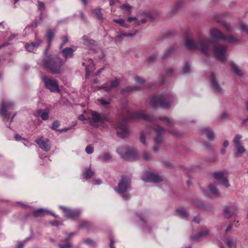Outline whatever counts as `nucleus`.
I'll list each match as a JSON object with an SVG mask.
<instances>
[{
	"instance_id": "obj_1",
	"label": "nucleus",
	"mask_w": 248,
	"mask_h": 248,
	"mask_svg": "<svg viewBox=\"0 0 248 248\" xmlns=\"http://www.w3.org/2000/svg\"><path fill=\"white\" fill-rule=\"evenodd\" d=\"M185 45L188 49H198L207 57L210 55L212 51L211 46H213V51L217 59L221 61L226 60L225 55L228 49L227 46L215 45L212 41L202 38L200 39L198 43L188 39Z\"/></svg>"
},
{
	"instance_id": "obj_2",
	"label": "nucleus",
	"mask_w": 248,
	"mask_h": 248,
	"mask_svg": "<svg viewBox=\"0 0 248 248\" xmlns=\"http://www.w3.org/2000/svg\"><path fill=\"white\" fill-rule=\"evenodd\" d=\"M123 120L118 122L113 125L117 131V135L122 138L127 137L129 134V130L125 122L129 120H138L142 119L151 122L154 120L152 116L147 114L143 111L131 112L128 108L123 110Z\"/></svg>"
},
{
	"instance_id": "obj_3",
	"label": "nucleus",
	"mask_w": 248,
	"mask_h": 248,
	"mask_svg": "<svg viewBox=\"0 0 248 248\" xmlns=\"http://www.w3.org/2000/svg\"><path fill=\"white\" fill-rule=\"evenodd\" d=\"M65 61L60 57H47L42 62L43 67L49 72L55 75L62 74L64 70L63 66Z\"/></svg>"
},
{
	"instance_id": "obj_4",
	"label": "nucleus",
	"mask_w": 248,
	"mask_h": 248,
	"mask_svg": "<svg viewBox=\"0 0 248 248\" xmlns=\"http://www.w3.org/2000/svg\"><path fill=\"white\" fill-rule=\"evenodd\" d=\"M174 96L171 95H155L153 97L150 102V106L153 108L158 107L169 108L174 101Z\"/></svg>"
},
{
	"instance_id": "obj_5",
	"label": "nucleus",
	"mask_w": 248,
	"mask_h": 248,
	"mask_svg": "<svg viewBox=\"0 0 248 248\" xmlns=\"http://www.w3.org/2000/svg\"><path fill=\"white\" fill-rule=\"evenodd\" d=\"M131 188V180L127 176H124L118 184L115 191L118 192L124 200H128L131 196L128 191Z\"/></svg>"
},
{
	"instance_id": "obj_6",
	"label": "nucleus",
	"mask_w": 248,
	"mask_h": 248,
	"mask_svg": "<svg viewBox=\"0 0 248 248\" xmlns=\"http://www.w3.org/2000/svg\"><path fill=\"white\" fill-rule=\"evenodd\" d=\"M117 151L125 159L133 160L137 158V152L133 147L121 146Z\"/></svg>"
},
{
	"instance_id": "obj_7",
	"label": "nucleus",
	"mask_w": 248,
	"mask_h": 248,
	"mask_svg": "<svg viewBox=\"0 0 248 248\" xmlns=\"http://www.w3.org/2000/svg\"><path fill=\"white\" fill-rule=\"evenodd\" d=\"M136 85L130 86L121 90V92L123 93H129L133 91H140L144 88L146 86L145 80L140 77L135 78Z\"/></svg>"
},
{
	"instance_id": "obj_8",
	"label": "nucleus",
	"mask_w": 248,
	"mask_h": 248,
	"mask_svg": "<svg viewBox=\"0 0 248 248\" xmlns=\"http://www.w3.org/2000/svg\"><path fill=\"white\" fill-rule=\"evenodd\" d=\"M42 79L44 83L45 87L51 92H59V85L56 79L46 76L43 77Z\"/></svg>"
},
{
	"instance_id": "obj_9",
	"label": "nucleus",
	"mask_w": 248,
	"mask_h": 248,
	"mask_svg": "<svg viewBox=\"0 0 248 248\" xmlns=\"http://www.w3.org/2000/svg\"><path fill=\"white\" fill-rule=\"evenodd\" d=\"M242 136L237 134L235 136L233 140L234 151L236 152V157L239 156V154L244 153L246 151L244 147L241 144Z\"/></svg>"
},
{
	"instance_id": "obj_10",
	"label": "nucleus",
	"mask_w": 248,
	"mask_h": 248,
	"mask_svg": "<svg viewBox=\"0 0 248 248\" xmlns=\"http://www.w3.org/2000/svg\"><path fill=\"white\" fill-rule=\"evenodd\" d=\"M145 182H153L158 183L162 181V178L157 174L147 172L144 173L141 177Z\"/></svg>"
},
{
	"instance_id": "obj_11",
	"label": "nucleus",
	"mask_w": 248,
	"mask_h": 248,
	"mask_svg": "<svg viewBox=\"0 0 248 248\" xmlns=\"http://www.w3.org/2000/svg\"><path fill=\"white\" fill-rule=\"evenodd\" d=\"M214 177L221 185L225 186L226 188L230 187L227 177L225 175L224 171H218L214 173Z\"/></svg>"
},
{
	"instance_id": "obj_12",
	"label": "nucleus",
	"mask_w": 248,
	"mask_h": 248,
	"mask_svg": "<svg viewBox=\"0 0 248 248\" xmlns=\"http://www.w3.org/2000/svg\"><path fill=\"white\" fill-rule=\"evenodd\" d=\"M82 65L85 66L86 77L88 78L89 75L95 70V63L92 59L89 58L85 60L84 62H83Z\"/></svg>"
},
{
	"instance_id": "obj_13",
	"label": "nucleus",
	"mask_w": 248,
	"mask_h": 248,
	"mask_svg": "<svg viewBox=\"0 0 248 248\" xmlns=\"http://www.w3.org/2000/svg\"><path fill=\"white\" fill-rule=\"evenodd\" d=\"M210 80L212 84V88L215 92L222 94L223 93L224 90L221 87L217 80L215 75L211 73L210 76Z\"/></svg>"
},
{
	"instance_id": "obj_14",
	"label": "nucleus",
	"mask_w": 248,
	"mask_h": 248,
	"mask_svg": "<svg viewBox=\"0 0 248 248\" xmlns=\"http://www.w3.org/2000/svg\"><path fill=\"white\" fill-rule=\"evenodd\" d=\"M91 115L94 122L105 123L109 121L108 116L106 114H100L96 111H92Z\"/></svg>"
},
{
	"instance_id": "obj_15",
	"label": "nucleus",
	"mask_w": 248,
	"mask_h": 248,
	"mask_svg": "<svg viewBox=\"0 0 248 248\" xmlns=\"http://www.w3.org/2000/svg\"><path fill=\"white\" fill-rule=\"evenodd\" d=\"M210 36L216 41H223L225 36L219 30L216 28L211 29L209 32Z\"/></svg>"
},
{
	"instance_id": "obj_16",
	"label": "nucleus",
	"mask_w": 248,
	"mask_h": 248,
	"mask_svg": "<svg viewBox=\"0 0 248 248\" xmlns=\"http://www.w3.org/2000/svg\"><path fill=\"white\" fill-rule=\"evenodd\" d=\"M151 18L150 15L148 14L146 15L145 17L140 19L139 16H138L137 17H129L127 18V21L129 22H132L133 25L138 26L141 23H145L149 19Z\"/></svg>"
},
{
	"instance_id": "obj_17",
	"label": "nucleus",
	"mask_w": 248,
	"mask_h": 248,
	"mask_svg": "<svg viewBox=\"0 0 248 248\" xmlns=\"http://www.w3.org/2000/svg\"><path fill=\"white\" fill-rule=\"evenodd\" d=\"M153 130L156 133V136L155 137V142L156 143H161L162 140V136L164 133L165 130L158 125H155L153 127Z\"/></svg>"
},
{
	"instance_id": "obj_18",
	"label": "nucleus",
	"mask_w": 248,
	"mask_h": 248,
	"mask_svg": "<svg viewBox=\"0 0 248 248\" xmlns=\"http://www.w3.org/2000/svg\"><path fill=\"white\" fill-rule=\"evenodd\" d=\"M204 192L208 197H218L219 196V194L214 184H210L208 188Z\"/></svg>"
},
{
	"instance_id": "obj_19",
	"label": "nucleus",
	"mask_w": 248,
	"mask_h": 248,
	"mask_svg": "<svg viewBox=\"0 0 248 248\" xmlns=\"http://www.w3.org/2000/svg\"><path fill=\"white\" fill-rule=\"evenodd\" d=\"M48 140H44L42 137L35 140V142L39 145V147L45 151H47L50 148L48 144Z\"/></svg>"
},
{
	"instance_id": "obj_20",
	"label": "nucleus",
	"mask_w": 248,
	"mask_h": 248,
	"mask_svg": "<svg viewBox=\"0 0 248 248\" xmlns=\"http://www.w3.org/2000/svg\"><path fill=\"white\" fill-rule=\"evenodd\" d=\"M42 43V40L37 39L33 42L27 43L25 45V47L28 51L31 52L35 48H37Z\"/></svg>"
},
{
	"instance_id": "obj_21",
	"label": "nucleus",
	"mask_w": 248,
	"mask_h": 248,
	"mask_svg": "<svg viewBox=\"0 0 248 248\" xmlns=\"http://www.w3.org/2000/svg\"><path fill=\"white\" fill-rule=\"evenodd\" d=\"M75 51V50L70 47H66L62 49L61 53L64 58L63 60L66 61L67 59L72 58Z\"/></svg>"
},
{
	"instance_id": "obj_22",
	"label": "nucleus",
	"mask_w": 248,
	"mask_h": 248,
	"mask_svg": "<svg viewBox=\"0 0 248 248\" xmlns=\"http://www.w3.org/2000/svg\"><path fill=\"white\" fill-rule=\"evenodd\" d=\"M119 81L115 78L114 80L110 81L109 82L100 87L101 89H104L107 91H110L113 88L117 87L119 85Z\"/></svg>"
},
{
	"instance_id": "obj_23",
	"label": "nucleus",
	"mask_w": 248,
	"mask_h": 248,
	"mask_svg": "<svg viewBox=\"0 0 248 248\" xmlns=\"http://www.w3.org/2000/svg\"><path fill=\"white\" fill-rule=\"evenodd\" d=\"M12 105L11 103H2L1 105L0 109V113L2 116L5 117L6 119L9 118V116H7L6 110L9 108Z\"/></svg>"
},
{
	"instance_id": "obj_24",
	"label": "nucleus",
	"mask_w": 248,
	"mask_h": 248,
	"mask_svg": "<svg viewBox=\"0 0 248 248\" xmlns=\"http://www.w3.org/2000/svg\"><path fill=\"white\" fill-rule=\"evenodd\" d=\"M136 33H124L122 31H119L118 32V35L114 38V41L116 43L120 42L122 41L124 37H133L135 35Z\"/></svg>"
},
{
	"instance_id": "obj_25",
	"label": "nucleus",
	"mask_w": 248,
	"mask_h": 248,
	"mask_svg": "<svg viewBox=\"0 0 248 248\" xmlns=\"http://www.w3.org/2000/svg\"><path fill=\"white\" fill-rule=\"evenodd\" d=\"M82 40L83 43L87 46L90 49L94 50L96 47V43L93 40H90L87 37L84 36Z\"/></svg>"
},
{
	"instance_id": "obj_26",
	"label": "nucleus",
	"mask_w": 248,
	"mask_h": 248,
	"mask_svg": "<svg viewBox=\"0 0 248 248\" xmlns=\"http://www.w3.org/2000/svg\"><path fill=\"white\" fill-rule=\"evenodd\" d=\"M202 132L205 135L207 139L210 141H213L215 139V136L212 130L208 128H205L202 129Z\"/></svg>"
},
{
	"instance_id": "obj_27",
	"label": "nucleus",
	"mask_w": 248,
	"mask_h": 248,
	"mask_svg": "<svg viewBox=\"0 0 248 248\" xmlns=\"http://www.w3.org/2000/svg\"><path fill=\"white\" fill-rule=\"evenodd\" d=\"M237 210L232 207H229L224 210L225 217L228 218H230L236 213Z\"/></svg>"
},
{
	"instance_id": "obj_28",
	"label": "nucleus",
	"mask_w": 248,
	"mask_h": 248,
	"mask_svg": "<svg viewBox=\"0 0 248 248\" xmlns=\"http://www.w3.org/2000/svg\"><path fill=\"white\" fill-rule=\"evenodd\" d=\"M225 243L229 248H235L237 244V239L229 237L226 239Z\"/></svg>"
},
{
	"instance_id": "obj_29",
	"label": "nucleus",
	"mask_w": 248,
	"mask_h": 248,
	"mask_svg": "<svg viewBox=\"0 0 248 248\" xmlns=\"http://www.w3.org/2000/svg\"><path fill=\"white\" fill-rule=\"evenodd\" d=\"M105 55L103 51L99 49L95 53L94 60H98L100 62H104L105 61Z\"/></svg>"
},
{
	"instance_id": "obj_30",
	"label": "nucleus",
	"mask_w": 248,
	"mask_h": 248,
	"mask_svg": "<svg viewBox=\"0 0 248 248\" xmlns=\"http://www.w3.org/2000/svg\"><path fill=\"white\" fill-rule=\"evenodd\" d=\"M223 41H227L232 45H236L240 42V40L233 35H228L227 37L225 36V39Z\"/></svg>"
},
{
	"instance_id": "obj_31",
	"label": "nucleus",
	"mask_w": 248,
	"mask_h": 248,
	"mask_svg": "<svg viewBox=\"0 0 248 248\" xmlns=\"http://www.w3.org/2000/svg\"><path fill=\"white\" fill-rule=\"evenodd\" d=\"M60 208L62 210L64 216L67 218H72L75 215V213L70 209L61 206Z\"/></svg>"
},
{
	"instance_id": "obj_32",
	"label": "nucleus",
	"mask_w": 248,
	"mask_h": 248,
	"mask_svg": "<svg viewBox=\"0 0 248 248\" xmlns=\"http://www.w3.org/2000/svg\"><path fill=\"white\" fill-rule=\"evenodd\" d=\"M35 115L41 117L43 120H46L48 118V112L46 110L44 111L42 109H38L35 112Z\"/></svg>"
},
{
	"instance_id": "obj_33",
	"label": "nucleus",
	"mask_w": 248,
	"mask_h": 248,
	"mask_svg": "<svg viewBox=\"0 0 248 248\" xmlns=\"http://www.w3.org/2000/svg\"><path fill=\"white\" fill-rule=\"evenodd\" d=\"M178 215L183 219H187L188 217V214L186 212L185 208L180 207L176 210Z\"/></svg>"
},
{
	"instance_id": "obj_34",
	"label": "nucleus",
	"mask_w": 248,
	"mask_h": 248,
	"mask_svg": "<svg viewBox=\"0 0 248 248\" xmlns=\"http://www.w3.org/2000/svg\"><path fill=\"white\" fill-rule=\"evenodd\" d=\"M209 231L208 229H205L201 232L198 235H193L191 236V239L194 240H196L200 238H202L206 235H207L209 233Z\"/></svg>"
},
{
	"instance_id": "obj_35",
	"label": "nucleus",
	"mask_w": 248,
	"mask_h": 248,
	"mask_svg": "<svg viewBox=\"0 0 248 248\" xmlns=\"http://www.w3.org/2000/svg\"><path fill=\"white\" fill-rule=\"evenodd\" d=\"M231 66L233 72L238 76H242L244 75L243 72L238 68V66L234 63H231Z\"/></svg>"
},
{
	"instance_id": "obj_36",
	"label": "nucleus",
	"mask_w": 248,
	"mask_h": 248,
	"mask_svg": "<svg viewBox=\"0 0 248 248\" xmlns=\"http://www.w3.org/2000/svg\"><path fill=\"white\" fill-rule=\"evenodd\" d=\"M94 172L91 170L90 167L86 168L83 173V176L86 179H88L93 177L94 175Z\"/></svg>"
},
{
	"instance_id": "obj_37",
	"label": "nucleus",
	"mask_w": 248,
	"mask_h": 248,
	"mask_svg": "<svg viewBox=\"0 0 248 248\" xmlns=\"http://www.w3.org/2000/svg\"><path fill=\"white\" fill-rule=\"evenodd\" d=\"M45 209H39L33 211V215L35 217L42 216L46 213H48Z\"/></svg>"
},
{
	"instance_id": "obj_38",
	"label": "nucleus",
	"mask_w": 248,
	"mask_h": 248,
	"mask_svg": "<svg viewBox=\"0 0 248 248\" xmlns=\"http://www.w3.org/2000/svg\"><path fill=\"white\" fill-rule=\"evenodd\" d=\"M240 30L243 36H248V26L244 23H241Z\"/></svg>"
},
{
	"instance_id": "obj_39",
	"label": "nucleus",
	"mask_w": 248,
	"mask_h": 248,
	"mask_svg": "<svg viewBox=\"0 0 248 248\" xmlns=\"http://www.w3.org/2000/svg\"><path fill=\"white\" fill-rule=\"evenodd\" d=\"M54 33L51 30H48L47 31V37L48 39V47H50L51 42L54 38Z\"/></svg>"
},
{
	"instance_id": "obj_40",
	"label": "nucleus",
	"mask_w": 248,
	"mask_h": 248,
	"mask_svg": "<svg viewBox=\"0 0 248 248\" xmlns=\"http://www.w3.org/2000/svg\"><path fill=\"white\" fill-rule=\"evenodd\" d=\"M123 13L129 15L131 13L132 7L129 5H123L121 6Z\"/></svg>"
},
{
	"instance_id": "obj_41",
	"label": "nucleus",
	"mask_w": 248,
	"mask_h": 248,
	"mask_svg": "<svg viewBox=\"0 0 248 248\" xmlns=\"http://www.w3.org/2000/svg\"><path fill=\"white\" fill-rule=\"evenodd\" d=\"M80 227L85 228L88 230L91 227V224L86 220H80L79 222Z\"/></svg>"
},
{
	"instance_id": "obj_42",
	"label": "nucleus",
	"mask_w": 248,
	"mask_h": 248,
	"mask_svg": "<svg viewBox=\"0 0 248 248\" xmlns=\"http://www.w3.org/2000/svg\"><path fill=\"white\" fill-rule=\"evenodd\" d=\"M113 21L126 28H128L129 27L128 25L125 23V20L122 18L115 19L113 20Z\"/></svg>"
},
{
	"instance_id": "obj_43",
	"label": "nucleus",
	"mask_w": 248,
	"mask_h": 248,
	"mask_svg": "<svg viewBox=\"0 0 248 248\" xmlns=\"http://www.w3.org/2000/svg\"><path fill=\"white\" fill-rule=\"evenodd\" d=\"M93 13L99 19L102 20L103 19L102 13H101L100 9H94L93 11Z\"/></svg>"
},
{
	"instance_id": "obj_44",
	"label": "nucleus",
	"mask_w": 248,
	"mask_h": 248,
	"mask_svg": "<svg viewBox=\"0 0 248 248\" xmlns=\"http://www.w3.org/2000/svg\"><path fill=\"white\" fill-rule=\"evenodd\" d=\"M157 57L156 54H153L147 59V61L149 63H153L156 60Z\"/></svg>"
},
{
	"instance_id": "obj_45",
	"label": "nucleus",
	"mask_w": 248,
	"mask_h": 248,
	"mask_svg": "<svg viewBox=\"0 0 248 248\" xmlns=\"http://www.w3.org/2000/svg\"><path fill=\"white\" fill-rule=\"evenodd\" d=\"M189 72H190V65L187 62H186L185 63L184 66L183 67V68L181 71V72L183 74H185L188 73Z\"/></svg>"
},
{
	"instance_id": "obj_46",
	"label": "nucleus",
	"mask_w": 248,
	"mask_h": 248,
	"mask_svg": "<svg viewBox=\"0 0 248 248\" xmlns=\"http://www.w3.org/2000/svg\"><path fill=\"white\" fill-rule=\"evenodd\" d=\"M111 155L108 153H105L102 156V159L106 162H108L111 159Z\"/></svg>"
},
{
	"instance_id": "obj_47",
	"label": "nucleus",
	"mask_w": 248,
	"mask_h": 248,
	"mask_svg": "<svg viewBox=\"0 0 248 248\" xmlns=\"http://www.w3.org/2000/svg\"><path fill=\"white\" fill-rule=\"evenodd\" d=\"M173 50V48L170 47L168 50H167L163 54L162 58L163 59H167L169 56L170 55V54L172 52Z\"/></svg>"
},
{
	"instance_id": "obj_48",
	"label": "nucleus",
	"mask_w": 248,
	"mask_h": 248,
	"mask_svg": "<svg viewBox=\"0 0 248 248\" xmlns=\"http://www.w3.org/2000/svg\"><path fill=\"white\" fill-rule=\"evenodd\" d=\"M98 102L103 106L107 107L110 104V102L108 100L100 99L98 100Z\"/></svg>"
},
{
	"instance_id": "obj_49",
	"label": "nucleus",
	"mask_w": 248,
	"mask_h": 248,
	"mask_svg": "<svg viewBox=\"0 0 248 248\" xmlns=\"http://www.w3.org/2000/svg\"><path fill=\"white\" fill-rule=\"evenodd\" d=\"M159 119H160V120H161L162 121H164L166 125H170V126H171L172 125V123L170 120H169L168 118L164 117H160Z\"/></svg>"
},
{
	"instance_id": "obj_50",
	"label": "nucleus",
	"mask_w": 248,
	"mask_h": 248,
	"mask_svg": "<svg viewBox=\"0 0 248 248\" xmlns=\"http://www.w3.org/2000/svg\"><path fill=\"white\" fill-rule=\"evenodd\" d=\"M143 159L145 160H150L152 158L151 155L147 152H144L142 154Z\"/></svg>"
},
{
	"instance_id": "obj_51",
	"label": "nucleus",
	"mask_w": 248,
	"mask_h": 248,
	"mask_svg": "<svg viewBox=\"0 0 248 248\" xmlns=\"http://www.w3.org/2000/svg\"><path fill=\"white\" fill-rule=\"evenodd\" d=\"M62 42L60 45V48L61 49L66 43L68 42V39L67 36H64L62 38Z\"/></svg>"
},
{
	"instance_id": "obj_52",
	"label": "nucleus",
	"mask_w": 248,
	"mask_h": 248,
	"mask_svg": "<svg viewBox=\"0 0 248 248\" xmlns=\"http://www.w3.org/2000/svg\"><path fill=\"white\" fill-rule=\"evenodd\" d=\"M85 152L88 154H91L93 152V148L92 146L88 145L85 148Z\"/></svg>"
},
{
	"instance_id": "obj_53",
	"label": "nucleus",
	"mask_w": 248,
	"mask_h": 248,
	"mask_svg": "<svg viewBox=\"0 0 248 248\" xmlns=\"http://www.w3.org/2000/svg\"><path fill=\"white\" fill-rule=\"evenodd\" d=\"M83 242L89 246H93L95 244V242L90 239H86L83 241Z\"/></svg>"
},
{
	"instance_id": "obj_54",
	"label": "nucleus",
	"mask_w": 248,
	"mask_h": 248,
	"mask_svg": "<svg viewBox=\"0 0 248 248\" xmlns=\"http://www.w3.org/2000/svg\"><path fill=\"white\" fill-rule=\"evenodd\" d=\"M73 245L70 243H67L66 244L63 245V244H60L59 245V248H72Z\"/></svg>"
},
{
	"instance_id": "obj_55",
	"label": "nucleus",
	"mask_w": 248,
	"mask_h": 248,
	"mask_svg": "<svg viewBox=\"0 0 248 248\" xmlns=\"http://www.w3.org/2000/svg\"><path fill=\"white\" fill-rule=\"evenodd\" d=\"M37 2L38 4V9L40 10H42V11L44 10V9H45L44 3L43 2L39 1V0H37Z\"/></svg>"
},
{
	"instance_id": "obj_56",
	"label": "nucleus",
	"mask_w": 248,
	"mask_h": 248,
	"mask_svg": "<svg viewBox=\"0 0 248 248\" xmlns=\"http://www.w3.org/2000/svg\"><path fill=\"white\" fill-rule=\"evenodd\" d=\"M59 126V122L57 121H55L52 124L51 128L56 130V128Z\"/></svg>"
},
{
	"instance_id": "obj_57",
	"label": "nucleus",
	"mask_w": 248,
	"mask_h": 248,
	"mask_svg": "<svg viewBox=\"0 0 248 248\" xmlns=\"http://www.w3.org/2000/svg\"><path fill=\"white\" fill-rule=\"evenodd\" d=\"M76 234V232H70L69 234H68L67 237L65 238V239L63 240L64 242H66L68 241L73 236Z\"/></svg>"
},
{
	"instance_id": "obj_58",
	"label": "nucleus",
	"mask_w": 248,
	"mask_h": 248,
	"mask_svg": "<svg viewBox=\"0 0 248 248\" xmlns=\"http://www.w3.org/2000/svg\"><path fill=\"white\" fill-rule=\"evenodd\" d=\"M145 135L143 133H142L140 136V140L143 144H145Z\"/></svg>"
},
{
	"instance_id": "obj_59",
	"label": "nucleus",
	"mask_w": 248,
	"mask_h": 248,
	"mask_svg": "<svg viewBox=\"0 0 248 248\" xmlns=\"http://www.w3.org/2000/svg\"><path fill=\"white\" fill-rule=\"evenodd\" d=\"M224 30L226 31H231V26L229 24L225 23L224 24Z\"/></svg>"
},
{
	"instance_id": "obj_60",
	"label": "nucleus",
	"mask_w": 248,
	"mask_h": 248,
	"mask_svg": "<svg viewBox=\"0 0 248 248\" xmlns=\"http://www.w3.org/2000/svg\"><path fill=\"white\" fill-rule=\"evenodd\" d=\"M104 67L100 68L96 72L94 73V75L95 76L99 75L104 70Z\"/></svg>"
},
{
	"instance_id": "obj_61",
	"label": "nucleus",
	"mask_w": 248,
	"mask_h": 248,
	"mask_svg": "<svg viewBox=\"0 0 248 248\" xmlns=\"http://www.w3.org/2000/svg\"><path fill=\"white\" fill-rule=\"evenodd\" d=\"M102 183V181L100 179H95L94 180V182L93 183V185H99Z\"/></svg>"
},
{
	"instance_id": "obj_62",
	"label": "nucleus",
	"mask_w": 248,
	"mask_h": 248,
	"mask_svg": "<svg viewBox=\"0 0 248 248\" xmlns=\"http://www.w3.org/2000/svg\"><path fill=\"white\" fill-rule=\"evenodd\" d=\"M15 138L17 141H19L23 139V138L19 135L18 134H16L15 135Z\"/></svg>"
},
{
	"instance_id": "obj_63",
	"label": "nucleus",
	"mask_w": 248,
	"mask_h": 248,
	"mask_svg": "<svg viewBox=\"0 0 248 248\" xmlns=\"http://www.w3.org/2000/svg\"><path fill=\"white\" fill-rule=\"evenodd\" d=\"M204 146L207 149H210L211 148L212 146L209 143L205 142L203 144Z\"/></svg>"
},
{
	"instance_id": "obj_64",
	"label": "nucleus",
	"mask_w": 248,
	"mask_h": 248,
	"mask_svg": "<svg viewBox=\"0 0 248 248\" xmlns=\"http://www.w3.org/2000/svg\"><path fill=\"white\" fill-rule=\"evenodd\" d=\"M84 7H86L88 4V0H80Z\"/></svg>"
}]
</instances>
